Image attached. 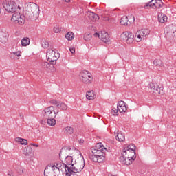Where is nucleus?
<instances>
[{
	"label": "nucleus",
	"instance_id": "1",
	"mask_svg": "<svg viewBox=\"0 0 176 176\" xmlns=\"http://www.w3.org/2000/svg\"><path fill=\"white\" fill-rule=\"evenodd\" d=\"M105 152H108V149L102 145V143H98L96 145V149L92 150L89 159L95 163H102L105 160Z\"/></svg>",
	"mask_w": 176,
	"mask_h": 176
},
{
	"label": "nucleus",
	"instance_id": "2",
	"mask_svg": "<svg viewBox=\"0 0 176 176\" xmlns=\"http://www.w3.org/2000/svg\"><path fill=\"white\" fill-rule=\"evenodd\" d=\"M24 17L26 20H36L39 17V6L34 2L26 3Z\"/></svg>",
	"mask_w": 176,
	"mask_h": 176
},
{
	"label": "nucleus",
	"instance_id": "3",
	"mask_svg": "<svg viewBox=\"0 0 176 176\" xmlns=\"http://www.w3.org/2000/svg\"><path fill=\"white\" fill-rule=\"evenodd\" d=\"M59 110H56L54 106H50L44 109V118L47 119L48 126H56V116L58 115Z\"/></svg>",
	"mask_w": 176,
	"mask_h": 176
},
{
	"label": "nucleus",
	"instance_id": "4",
	"mask_svg": "<svg viewBox=\"0 0 176 176\" xmlns=\"http://www.w3.org/2000/svg\"><path fill=\"white\" fill-rule=\"evenodd\" d=\"M67 151L65 148H62L60 150V152L59 153V158L61 159V157H65V176H72V173H74V170L71 168V167L68 166H74L72 164V162H74V159L72 158V155H69V153H67Z\"/></svg>",
	"mask_w": 176,
	"mask_h": 176
},
{
	"label": "nucleus",
	"instance_id": "5",
	"mask_svg": "<svg viewBox=\"0 0 176 176\" xmlns=\"http://www.w3.org/2000/svg\"><path fill=\"white\" fill-rule=\"evenodd\" d=\"M46 57L51 65H56L57 64V60L60 58V54L54 50L48 49L47 50Z\"/></svg>",
	"mask_w": 176,
	"mask_h": 176
},
{
	"label": "nucleus",
	"instance_id": "6",
	"mask_svg": "<svg viewBox=\"0 0 176 176\" xmlns=\"http://www.w3.org/2000/svg\"><path fill=\"white\" fill-rule=\"evenodd\" d=\"M85 168V158H83V155H80V160H78L77 162H76V166L72 168L73 172L72 173V176H78L76 175L77 173H80L82 170Z\"/></svg>",
	"mask_w": 176,
	"mask_h": 176
},
{
	"label": "nucleus",
	"instance_id": "7",
	"mask_svg": "<svg viewBox=\"0 0 176 176\" xmlns=\"http://www.w3.org/2000/svg\"><path fill=\"white\" fill-rule=\"evenodd\" d=\"M3 8L8 13H14L17 10V8L20 9V6H17V4L14 1H8L3 4Z\"/></svg>",
	"mask_w": 176,
	"mask_h": 176
},
{
	"label": "nucleus",
	"instance_id": "8",
	"mask_svg": "<svg viewBox=\"0 0 176 176\" xmlns=\"http://www.w3.org/2000/svg\"><path fill=\"white\" fill-rule=\"evenodd\" d=\"M163 1L162 0H151L150 2L146 3L144 6V9L152 8V9H160L163 7Z\"/></svg>",
	"mask_w": 176,
	"mask_h": 176
},
{
	"label": "nucleus",
	"instance_id": "9",
	"mask_svg": "<svg viewBox=\"0 0 176 176\" xmlns=\"http://www.w3.org/2000/svg\"><path fill=\"white\" fill-rule=\"evenodd\" d=\"M80 79L87 85L91 82V74L87 70H83L80 73Z\"/></svg>",
	"mask_w": 176,
	"mask_h": 176
},
{
	"label": "nucleus",
	"instance_id": "10",
	"mask_svg": "<svg viewBox=\"0 0 176 176\" xmlns=\"http://www.w3.org/2000/svg\"><path fill=\"white\" fill-rule=\"evenodd\" d=\"M121 39L126 42V43H133V42H134V34L130 32H124L121 34Z\"/></svg>",
	"mask_w": 176,
	"mask_h": 176
},
{
	"label": "nucleus",
	"instance_id": "11",
	"mask_svg": "<svg viewBox=\"0 0 176 176\" xmlns=\"http://www.w3.org/2000/svg\"><path fill=\"white\" fill-rule=\"evenodd\" d=\"M148 87L150 89L151 93H153V94H163V89H162V87H159L157 84L150 82Z\"/></svg>",
	"mask_w": 176,
	"mask_h": 176
},
{
	"label": "nucleus",
	"instance_id": "12",
	"mask_svg": "<svg viewBox=\"0 0 176 176\" xmlns=\"http://www.w3.org/2000/svg\"><path fill=\"white\" fill-rule=\"evenodd\" d=\"M50 102V104H52V105H55L58 109H61L62 111H67V109H68V106H67V104H65L64 102H58L54 99L51 100Z\"/></svg>",
	"mask_w": 176,
	"mask_h": 176
},
{
	"label": "nucleus",
	"instance_id": "13",
	"mask_svg": "<svg viewBox=\"0 0 176 176\" xmlns=\"http://www.w3.org/2000/svg\"><path fill=\"white\" fill-rule=\"evenodd\" d=\"M122 156H125L129 158H131L132 160H135L137 159V155H135V151H132L130 150H126V148H123L122 153Z\"/></svg>",
	"mask_w": 176,
	"mask_h": 176
},
{
	"label": "nucleus",
	"instance_id": "14",
	"mask_svg": "<svg viewBox=\"0 0 176 176\" xmlns=\"http://www.w3.org/2000/svg\"><path fill=\"white\" fill-rule=\"evenodd\" d=\"M47 167L49 168H52V170L54 171V170H58V171H61L62 170H65V164L64 163H54V164L48 165Z\"/></svg>",
	"mask_w": 176,
	"mask_h": 176
},
{
	"label": "nucleus",
	"instance_id": "15",
	"mask_svg": "<svg viewBox=\"0 0 176 176\" xmlns=\"http://www.w3.org/2000/svg\"><path fill=\"white\" fill-rule=\"evenodd\" d=\"M135 160H133L131 158H129V157H126V155H121L120 157V162L122 164H124L125 166H130V164H132L133 162Z\"/></svg>",
	"mask_w": 176,
	"mask_h": 176
},
{
	"label": "nucleus",
	"instance_id": "16",
	"mask_svg": "<svg viewBox=\"0 0 176 176\" xmlns=\"http://www.w3.org/2000/svg\"><path fill=\"white\" fill-rule=\"evenodd\" d=\"M100 39L102 42H104L106 44L109 45L111 43V40L109 39V34L105 31H102L100 32Z\"/></svg>",
	"mask_w": 176,
	"mask_h": 176
},
{
	"label": "nucleus",
	"instance_id": "17",
	"mask_svg": "<svg viewBox=\"0 0 176 176\" xmlns=\"http://www.w3.org/2000/svg\"><path fill=\"white\" fill-rule=\"evenodd\" d=\"M117 109L120 112V113H123V112L127 111V107H126V102L124 101H120L117 105Z\"/></svg>",
	"mask_w": 176,
	"mask_h": 176
},
{
	"label": "nucleus",
	"instance_id": "18",
	"mask_svg": "<svg viewBox=\"0 0 176 176\" xmlns=\"http://www.w3.org/2000/svg\"><path fill=\"white\" fill-rule=\"evenodd\" d=\"M9 38V34L3 30H0V42L1 43H6Z\"/></svg>",
	"mask_w": 176,
	"mask_h": 176
},
{
	"label": "nucleus",
	"instance_id": "19",
	"mask_svg": "<svg viewBox=\"0 0 176 176\" xmlns=\"http://www.w3.org/2000/svg\"><path fill=\"white\" fill-rule=\"evenodd\" d=\"M44 176H56V175H54V170L52 168L46 166L44 170Z\"/></svg>",
	"mask_w": 176,
	"mask_h": 176
},
{
	"label": "nucleus",
	"instance_id": "20",
	"mask_svg": "<svg viewBox=\"0 0 176 176\" xmlns=\"http://www.w3.org/2000/svg\"><path fill=\"white\" fill-rule=\"evenodd\" d=\"M88 17L91 21H98V20H100L98 14L92 12L89 14Z\"/></svg>",
	"mask_w": 176,
	"mask_h": 176
},
{
	"label": "nucleus",
	"instance_id": "21",
	"mask_svg": "<svg viewBox=\"0 0 176 176\" xmlns=\"http://www.w3.org/2000/svg\"><path fill=\"white\" fill-rule=\"evenodd\" d=\"M23 153L25 156H30L32 153V148L30 146H28L23 149Z\"/></svg>",
	"mask_w": 176,
	"mask_h": 176
},
{
	"label": "nucleus",
	"instance_id": "22",
	"mask_svg": "<svg viewBox=\"0 0 176 176\" xmlns=\"http://www.w3.org/2000/svg\"><path fill=\"white\" fill-rule=\"evenodd\" d=\"M31 43V41L28 37H24L21 39V46L25 47L28 46Z\"/></svg>",
	"mask_w": 176,
	"mask_h": 176
},
{
	"label": "nucleus",
	"instance_id": "23",
	"mask_svg": "<svg viewBox=\"0 0 176 176\" xmlns=\"http://www.w3.org/2000/svg\"><path fill=\"white\" fill-rule=\"evenodd\" d=\"M20 17V13L15 12L12 14V16L11 18V21L13 23H15V24H17V21H19V19Z\"/></svg>",
	"mask_w": 176,
	"mask_h": 176
},
{
	"label": "nucleus",
	"instance_id": "24",
	"mask_svg": "<svg viewBox=\"0 0 176 176\" xmlns=\"http://www.w3.org/2000/svg\"><path fill=\"white\" fill-rule=\"evenodd\" d=\"M64 133L67 135H71L72 134H74V128L72 126H67L64 129Z\"/></svg>",
	"mask_w": 176,
	"mask_h": 176
},
{
	"label": "nucleus",
	"instance_id": "25",
	"mask_svg": "<svg viewBox=\"0 0 176 176\" xmlns=\"http://www.w3.org/2000/svg\"><path fill=\"white\" fill-rule=\"evenodd\" d=\"M15 141L16 142H19L21 145H27V144H28L27 139H23L21 138H16Z\"/></svg>",
	"mask_w": 176,
	"mask_h": 176
},
{
	"label": "nucleus",
	"instance_id": "26",
	"mask_svg": "<svg viewBox=\"0 0 176 176\" xmlns=\"http://www.w3.org/2000/svg\"><path fill=\"white\" fill-rule=\"evenodd\" d=\"M129 23V18H127V16H123L120 21V24L121 25H127Z\"/></svg>",
	"mask_w": 176,
	"mask_h": 176
},
{
	"label": "nucleus",
	"instance_id": "27",
	"mask_svg": "<svg viewBox=\"0 0 176 176\" xmlns=\"http://www.w3.org/2000/svg\"><path fill=\"white\" fill-rule=\"evenodd\" d=\"M139 32L142 34V36L143 38H145V36L149 35V34L151 33V30H149V29H142L141 30H139Z\"/></svg>",
	"mask_w": 176,
	"mask_h": 176
},
{
	"label": "nucleus",
	"instance_id": "28",
	"mask_svg": "<svg viewBox=\"0 0 176 176\" xmlns=\"http://www.w3.org/2000/svg\"><path fill=\"white\" fill-rule=\"evenodd\" d=\"M116 140L118 141L119 142H123L124 141L125 138L124 135H123L121 133H118L117 135L116 136Z\"/></svg>",
	"mask_w": 176,
	"mask_h": 176
},
{
	"label": "nucleus",
	"instance_id": "29",
	"mask_svg": "<svg viewBox=\"0 0 176 176\" xmlns=\"http://www.w3.org/2000/svg\"><path fill=\"white\" fill-rule=\"evenodd\" d=\"M25 17L23 16L20 15V16L18 19V21H16V24H19V25H23L25 23Z\"/></svg>",
	"mask_w": 176,
	"mask_h": 176
},
{
	"label": "nucleus",
	"instance_id": "30",
	"mask_svg": "<svg viewBox=\"0 0 176 176\" xmlns=\"http://www.w3.org/2000/svg\"><path fill=\"white\" fill-rule=\"evenodd\" d=\"M65 38L67 41H72V39L75 38V34H74V32H69L65 35Z\"/></svg>",
	"mask_w": 176,
	"mask_h": 176
},
{
	"label": "nucleus",
	"instance_id": "31",
	"mask_svg": "<svg viewBox=\"0 0 176 176\" xmlns=\"http://www.w3.org/2000/svg\"><path fill=\"white\" fill-rule=\"evenodd\" d=\"M86 98H87V100H94V93L93 92V91L87 92Z\"/></svg>",
	"mask_w": 176,
	"mask_h": 176
},
{
	"label": "nucleus",
	"instance_id": "32",
	"mask_svg": "<svg viewBox=\"0 0 176 176\" xmlns=\"http://www.w3.org/2000/svg\"><path fill=\"white\" fill-rule=\"evenodd\" d=\"M137 147L134 144H129L126 148H124V149H126V151H132L133 152H135V149Z\"/></svg>",
	"mask_w": 176,
	"mask_h": 176
},
{
	"label": "nucleus",
	"instance_id": "33",
	"mask_svg": "<svg viewBox=\"0 0 176 176\" xmlns=\"http://www.w3.org/2000/svg\"><path fill=\"white\" fill-rule=\"evenodd\" d=\"M154 65H156V67H162L163 65V62L160 59H155L153 61Z\"/></svg>",
	"mask_w": 176,
	"mask_h": 176
},
{
	"label": "nucleus",
	"instance_id": "34",
	"mask_svg": "<svg viewBox=\"0 0 176 176\" xmlns=\"http://www.w3.org/2000/svg\"><path fill=\"white\" fill-rule=\"evenodd\" d=\"M41 46L42 47H43V49H47V47H49L50 46L49 41L46 40H43L41 41Z\"/></svg>",
	"mask_w": 176,
	"mask_h": 176
},
{
	"label": "nucleus",
	"instance_id": "35",
	"mask_svg": "<svg viewBox=\"0 0 176 176\" xmlns=\"http://www.w3.org/2000/svg\"><path fill=\"white\" fill-rule=\"evenodd\" d=\"M141 36H142V34H141L140 32H139V30L136 32L135 34V38L137 42H141Z\"/></svg>",
	"mask_w": 176,
	"mask_h": 176
},
{
	"label": "nucleus",
	"instance_id": "36",
	"mask_svg": "<svg viewBox=\"0 0 176 176\" xmlns=\"http://www.w3.org/2000/svg\"><path fill=\"white\" fill-rule=\"evenodd\" d=\"M111 115L113 116H118V115H119V110H118V109H116V108L112 109L111 111Z\"/></svg>",
	"mask_w": 176,
	"mask_h": 176
},
{
	"label": "nucleus",
	"instance_id": "37",
	"mask_svg": "<svg viewBox=\"0 0 176 176\" xmlns=\"http://www.w3.org/2000/svg\"><path fill=\"white\" fill-rule=\"evenodd\" d=\"M158 20L160 23H165V21H167V16L164 15L161 18L158 17Z\"/></svg>",
	"mask_w": 176,
	"mask_h": 176
},
{
	"label": "nucleus",
	"instance_id": "38",
	"mask_svg": "<svg viewBox=\"0 0 176 176\" xmlns=\"http://www.w3.org/2000/svg\"><path fill=\"white\" fill-rule=\"evenodd\" d=\"M91 39V34H85L84 35V40L89 41Z\"/></svg>",
	"mask_w": 176,
	"mask_h": 176
},
{
	"label": "nucleus",
	"instance_id": "39",
	"mask_svg": "<svg viewBox=\"0 0 176 176\" xmlns=\"http://www.w3.org/2000/svg\"><path fill=\"white\" fill-rule=\"evenodd\" d=\"M11 56H15L16 57H20V56H21V52L20 51L12 52V53H11Z\"/></svg>",
	"mask_w": 176,
	"mask_h": 176
},
{
	"label": "nucleus",
	"instance_id": "40",
	"mask_svg": "<svg viewBox=\"0 0 176 176\" xmlns=\"http://www.w3.org/2000/svg\"><path fill=\"white\" fill-rule=\"evenodd\" d=\"M60 31H61V29L58 27H54V32H55L56 34H58V32H60Z\"/></svg>",
	"mask_w": 176,
	"mask_h": 176
},
{
	"label": "nucleus",
	"instance_id": "41",
	"mask_svg": "<svg viewBox=\"0 0 176 176\" xmlns=\"http://www.w3.org/2000/svg\"><path fill=\"white\" fill-rule=\"evenodd\" d=\"M170 30H171V28H170V27H166V28H165V29H164V32H165V34H169Z\"/></svg>",
	"mask_w": 176,
	"mask_h": 176
},
{
	"label": "nucleus",
	"instance_id": "42",
	"mask_svg": "<svg viewBox=\"0 0 176 176\" xmlns=\"http://www.w3.org/2000/svg\"><path fill=\"white\" fill-rule=\"evenodd\" d=\"M104 21H110V23H112V21H113V19H109V17H108V16L104 17Z\"/></svg>",
	"mask_w": 176,
	"mask_h": 176
},
{
	"label": "nucleus",
	"instance_id": "43",
	"mask_svg": "<svg viewBox=\"0 0 176 176\" xmlns=\"http://www.w3.org/2000/svg\"><path fill=\"white\" fill-rule=\"evenodd\" d=\"M78 142H79L80 145H83V144H85V140L83 139H80L78 140Z\"/></svg>",
	"mask_w": 176,
	"mask_h": 176
},
{
	"label": "nucleus",
	"instance_id": "44",
	"mask_svg": "<svg viewBox=\"0 0 176 176\" xmlns=\"http://www.w3.org/2000/svg\"><path fill=\"white\" fill-rule=\"evenodd\" d=\"M69 50H70L72 54H74V53H75V47H71V48H69Z\"/></svg>",
	"mask_w": 176,
	"mask_h": 176
},
{
	"label": "nucleus",
	"instance_id": "45",
	"mask_svg": "<svg viewBox=\"0 0 176 176\" xmlns=\"http://www.w3.org/2000/svg\"><path fill=\"white\" fill-rule=\"evenodd\" d=\"M30 145L31 146H36V148H38V147L39 146V145L35 144H34V143H30Z\"/></svg>",
	"mask_w": 176,
	"mask_h": 176
},
{
	"label": "nucleus",
	"instance_id": "46",
	"mask_svg": "<svg viewBox=\"0 0 176 176\" xmlns=\"http://www.w3.org/2000/svg\"><path fill=\"white\" fill-rule=\"evenodd\" d=\"M94 36H96V37L98 36V38H101V33L100 34L95 33Z\"/></svg>",
	"mask_w": 176,
	"mask_h": 176
},
{
	"label": "nucleus",
	"instance_id": "47",
	"mask_svg": "<svg viewBox=\"0 0 176 176\" xmlns=\"http://www.w3.org/2000/svg\"><path fill=\"white\" fill-rule=\"evenodd\" d=\"M44 67L45 65H46V67H47V65H49V63L47 62H44L43 65Z\"/></svg>",
	"mask_w": 176,
	"mask_h": 176
},
{
	"label": "nucleus",
	"instance_id": "48",
	"mask_svg": "<svg viewBox=\"0 0 176 176\" xmlns=\"http://www.w3.org/2000/svg\"><path fill=\"white\" fill-rule=\"evenodd\" d=\"M101 153H102V152L99 151V152L95 153L94 155H101Z\"/></svg>",
	"mask_w": 176,
	"mask_h": 176
},
{
	"label": "nucleus",
	"instance_id": "49",
	"mask_svg": "<svg viewBox=\"0 0 176 176\" xmlns=\"http://www.w3.org/2000/svg\"><path fill=\"white\" fill-rule=\"evenodd\" d=\"M8 176H13V175H12L10 172H8Z\"/></svg>",
	"mask_w": 176,
	"mask_h": 176
},
{
	"label": "nucleus",
	"instance_id": "50",
	"mask_svg": "<svg viewBox=\"0 0 176 176\" xmlns=\"http://www.w3.org/2000/svg\"><path fill=\"white\" fill-rule=\"evenodd\" d=\"M64 1V2H66L67 3H68L69 2H70V0H63Z\"/></svg>",
	"mask_w": 176,
	"mask_h": 176
},
{
	"label": "nucleus",
	"instance_id": "51",
	"mask_svg": "<svg viewBox=\"0 0 176 176\" xmlns=\"http://www.w3.org/2000/svg\"><path fill=\"white\" fill-rule=\"evenodd\" d=\"M171 33L174 34V32H170Z\"/></svg>",
	"mask_w": 176,
	"mask_h": 176
}]
</instances>
